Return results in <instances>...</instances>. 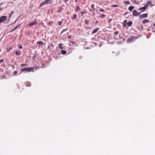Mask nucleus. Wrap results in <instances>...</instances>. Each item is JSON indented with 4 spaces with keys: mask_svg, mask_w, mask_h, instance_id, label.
Returning <instances> with one entry per match:
<instances>
[{
    "mask_svg": "<svg viewBox=\"0 0 155 155\" xmlns=\"http://www.w3.org/2000/svg\"><path fill=\"white\" fill-rule=\"evenodd\" d=\"M15 30V28H14L11 31H9V32H12V31H13Z\"/></svg>",
    "mask_w": 155,
    "mask_h": 155,
    "instance_id": "7c9ffc66",
    "label": "nucleus"
},
{
    "mask_svg": "<svg viewBox=\"0 0 155 155\" xmlns=\"http://www.w3.org/2000/svg\"><path fill=\"white\" fill-rule=\"evenodd\" d=\"M147 8V7L146 6H144L143 7L140 8V10H143V11H144Z\"/></svg>",
    "mask_w": 155,
    "mask_h": 155,
    "instance_id": "423d86ee",
    "label": "nucleus"
},
{
    "mask_svg": "<svg viewBox=\"0 0 155 155\" xmlns=\"http://www.w3.org/2000/svg\"><path fill=\"white\" fill-rule=\"evenodd\" d=\"M37 44H39L40 46L41 45H42L44 43L42 42V41H38L37 42Z\"/></svg>",
    "mask_w": 155,
    "mask_h": 155,
    "instance_id": "ddd939ff",
    "label": "nucleus"
},
{
    "mask_svg": "<svg viewBox=\"0 0 155 155\" xmlns=\"http://www.w3.org/2000/svg\"><path fill=\"white\" fill-rule=\"evenodd\" d=\"M51 46H52V47H54V45L53 44H52L51 45Z\"/></svg>",
    "mask_w": 155,
    "mask_h": 155,
    "instance_id": "58836bf2",
    "label": "nucleus"
},
{
    "mask_svg": "<svg viewBox=\"0 0 155 155\" xmlns=\"http://www.w3.org/2000/svg\"><path fill=\"white\" fill-rule=\"evenodd\" d=\"M61 53L63 54H66V52L65 51L63 50L61 51Z\"/></svg>",
    "mask_w": 155,
    "mask_h": 155,
    "instance_id": "2eb2a0df",
    "label": "nucleus"
},
{
    "mask_svg": "<svg viewBox=\"0 0 155 155\" xmlns=\"http://www.w3.org/2000/svg\"><path fill=\"white\" fill-rule=\"evenodd\" d=\"M147 4L148 5H150L151 7L154 6V5H153L151 2L150 1H148L147 2Z\"/></svg>",
    "mask_w": 155,
    "mask_h": 155,
    "instance_id": "0eeeda50",
    "label": "nucleus"
},
{
    "mask_svg": "<svg viewBox=\"0 0 155 155\" xmlns=\"http://www.w3.org/2000/svg\"><path fill=\"white\" fill-rule=\"evenodd\" d=\"M52 3V1L51 0H46L45 1L43 2L40 5V7H41L42 5L47 4H51Z\"/></svg>",
    "mask_w": 155,
    "mask_h": 155,
    "instance_id": "f257e3e1",
    "label": "nucleus"
},
{
    "mask_svg": "<svg viewBox=\"0 0 155 155\" xmlns=\"http://www.w3.org/2000/svg\"><path fill=\"white\" fill-rule=\"evenodd\" d=\"M140 13L137 12L136 10H134L133 11V15L135 16H138L140 15Z\"/></svg>",
    "mask_w": 155,
    "mask_h": 155,
    "instance_id": "20e7f679",
    "label": "nucleus"
},
{
    "mask_svg": "<svg viewBox=\"0 0 155 155\" xmlns=\"http://www.w3.org/2000/svg\"><path fill=\"white\" fill-rule=\"evenodd\" d=\"M148 15L147 14H143L140 16V17L141 18H144L147 17Z\"/></svg>",
    "mask_w": 155,
    "mask_h": 155,
    "instance_id": "39448f33",
    "label": "nucleus"
},
{
    "mask_svg": "<svg viewBox=\"0 0 155 155\" xmlns=\"http://www.w3.org/2000/svg\"><path fill=\"white\" fill-rule=\"evenodd\" d=\"M77 0H75V2H76Z\"/></svg>",
    "mask_w": 155,
    "mask_h": 155,
    "instance_id": "de8ad7c7",
    "label": "nucleus"
},
{
    "mask_svg": "<svg viewBox=\"0 0 155 155\" xmlns=\"http://www.w3.org/2000/svg\"><path fill=\"white\" fill-rule=\"evenodd\" d=\"M12 49V48L11 47H9L7 49V51L8 52L9 51H10Z\"/></svg>",
    "mask_w": 155,
    "mask_h": 155,
    "instance_id": "a211bd4d",
    "label": "nucleus"
},
{
    "mask_svg": "<svg viewBox=\"0 0 155 155\" xmlns=\"http://www.w3.org/2000/svg\"><path fill=\"white\" fill-rule=\"evenodd\" d=\"M62 8H60V9H59L58 10V11H57V12H58L60 13V12H62Z\"/></svg>",
    "mask_w": 155,
    "mask_h": 155,
    "instance_id": "6ab92c4d",
    "label": "nucleus"
},
{
    "mask_svg": "<svg viewBox=\"0 0 155 155\" xmlns=\"http://www.w3.org/2000/svg\"><path fill=\"white\" fill-rule=\"evenodd\" d=\"M49 48H50V46H48V49Z\"/></svg>",
    "mask_w": 155,
    "mask_h": 155,
    "instance_id": "37998d69",
    "label": "nucleus"
},
{
    "mask_svg": "<svg viewBox=\"0 0 155 155\" xmlns=\"http://www.w3.org/2000/svg\"><path fill=\"white\" fill-rule=\"evenodd\" d=\"M17 73V71H14V73L15 74H16Z\"/></svg>",
    "mask_w": 155,
    "mask_h": 155,
    "instance_id": "f704fd0d",
    "label": "nucleus"
},
{
    "mask_svg": "<svg viewBox=\"0 0 155 155\" xmlns=\"http://www.w3.org/2000/svg\"><path fill=\"white\" fill-rule=\"evenodd\" d=\"M68 38H71V37L70 36H68Z\"/></svg>",
    "mask_w": 155,
    "mask_h": 155,
    "instance_id": "a19ab883",
    "label": "nucleus"
},
{
    "mask_svg": "<svg viewBox=\"0 0 155 155\" xmlns=\"http://www.w3.org/2000/svg\"><path fill=\"white\" fill-rule=\"evenodd\" d=\"M26 66V64H21V67H23V66Z\"/></svg>",
    "mask_w": 155,
    "mask_h": 155,
    "instance_id": "bb28decb",
    "label": "nucleus"
},
{
    "mask_svg": "<svg viewBox=\"0 0 155 155\" xmlns=\"http://www.w3.org/2000/svg\"><path fill=\"white\" fill-rule=\"evenodd\" d=\"M153 25L155 26V24H153Z\"/></svg>",
    "mask_w": 155,
    "mask_h": 155,
    "instance_id": "a18cd8bd",
    "label": "nucleus"
},
{
    "mask_svg": "<svg viewBox=\"0 0 155 155\" xmlns=\"http://www.w3.org/2000/svg\"><path fill=\"white\" fill-rule=\"evenodd\" d=\"M58 45H59V48H60V49H63V47H62V44H59Z\"/></svg>",
    "mask_w": 155,
    "mask_h": 155,
    "instance_id": "f3484780",
    "label": "nucleus"
},
{
    "mask_svg": "<svg viewBox=\"0 0 155 155\" xmlns=\"http://www.w3.org/2000/svg\"><path fill=\"white\" fill-rule=\"evenodd\" d=\"M21 51H16L15 52V54L16 55H19L20 54Z\"/></svg>",
    "mask_w": 155,
    "mask_h": 155,
    "instance_id": "dca6fc26",
    "label": "nucleus"
},
{
    "mask_svg": "<svg viewBox=\"0 0 155 155\" xmlns=\"http://www.w3.org/2000/svg\"><path fill=\"white\" fill-rule=\"evenodd\" d=\"M100 11H101V12H104V10L102 9H101L100 10Z\"/></svg>",
    "mask_w": 155,
    "mask_h": 155,
    "instance_id": "2f4dec72",
    "label": "nucleus"
},
{
    "mask_svg": "<svg viewBox=\"0 0 155 155\" xmlns=\"http://www.w3.org/2000/svg\"><path fill=\"white\" fill-rule=\"evenodd\" d=\"M89 22L88 21H87V20H86L85 21V23L86 24H88L89 23Z\"/></svg>",
    "mask_w": 155,
    "mask_h": 155,
    "instance_id": "c85d7f7f",
    "label": "nucleus"
},
{
    "mask_svg": "<svg viewBox=\"0 0 155 155\" xmlns=\"http://www.w3.org/2000/svg\"><path fill=\"white\" fill-rule=\"evenodd\" d=\"M3 59H2V60H1L0 61V63H2V62L3 61Z\"/></svg>",
    "mask_w": 155,
    "mask_h": 155,
    "instance_id": "e433bc0d",
    "label": "nucleus"
},
{
    "mask_svg": "<svg viewBox=\"0 0 155 155\" xmlns=\"http://www.w3.org/2000/svg\"><path fill=\"white\" fill-rule=\"evenodd\" d=\"M36 21H35L34 22L29 23V26H31L35 25V24H36Z\"/></svg>",
    "mask_w": 155,
    "mask_h": 155,
    "instance_id": "6e6552de",
    "label": "nucleus"
},
{
    "mask_svg": "<svg viewBox=\"0 0 155 155\" xmlns=\"http://www.w3.org/2000/svg\"><path fill=\"white\" fill-rule=\"evenodd\" d=\"M77 10H78V9H76V11H77Z\"/></svg>",
    "mask_w": 155,
    "mask_h": 155,
    "instance_id": "09e8293b",
    "label": "nucleus"
},
{
    "mask_svg": "<svg viewBox=\"0 0 155 155\" xmlns=\"http://www.w3.org/2000/svg\"><path fill=\"white\" fill-rule=\"evenodd\" d=\"M118 34V31H116L114 33V34L116 35H117Z\"/></svg>",
    "mask_w": 155,
    "mask_h": 155,
    "instance_id": "473e14b6",
    "label": "nucleus"
},
{
    "mask_svg": "<svg viewBox=\"0 0 155 155\" xmlns=\"http://www.w3.org/2000/svg\"><path fill=\"white\" fill-rule=\"evenodd\" d=\"M68 1V0H64V1L65 2H66Z\"/></svg>",
    "mask_w": 155,
    "mask_h": 155,
    "instance_id": "ea45409f",
    "label": "nucleus"
},
{
    "mask_svg": "<svg viewBox=\"0 0 155 155\" xmlns=\"http://www.w3.org/2000/svg\"><path fill=\"white\" fill-rule=\"evenodd\" d=\"M72 43H74V42H72Z\"/></svg>",
    "mask_w": 155,
    "mask_h": 155,
    "instance_id": "49530a36",
    "label": "nucleus"
},
{
    "mask_svg": "<svg viewBox=\"0 0 155 155\" xmlns=\"http://www.w3.org/2000/svg\"><path fill=\"white\" fill-rule=\"evenodd\" d=\"M7 19V17L6 16H4L1 17L0 18V23L6 21Z\"/></svg>",
    "mask_w": 155,
    "mask_h": 155,
    "instance_id": "7ed1b4c3",
    "label": "nucleus"
},
{
    "mask_svg": "<svg viewBox=\"0 0 155 155\" xmlns=\"http://www.w3.org/2000/svg\"><path fill=\"white\" fill-rule=\"evenodd\" d=\"M112 7H118V6L117 5H111Z\"/></svg>",
    "mask_w": 155,
    "mask_h": 155,
    "instance_id": "4be33fe9",
    "label": "nucleus"
},
{
    "mask_svg": "<svg viewBox=\"0 0 155 155\" xmlns=\"http://www.w3.org/2000/svg\"><path fill=\"white\" fill-rule=\"evenodd\" d=\"M124 3H126V4H130V2L129 1H124Z\"/></svg>",
    "mask_w": 155,
    "mask_h": 155,
    "instance_id": "412c9836",
    "label": "nucleus"
},
{
    "mask_svg": "<svg viewBox=\"0 0 155 155\" xmlns=\"http://www.w3.org/2000/svg\"><path fill=\"white\" fill-rule=\"evenodd\" d=\"M62 23V22L61 21H59L58 22V24L59 25H61Z\"/></svg>",
    "mask_w": 155,
    "mask_h": 155,
    "instance_id": "5701e85b",
    "label": "nucleus"
},
{
    "mask_svg": "<svg viewBox=\"0 0 155 155\" xmlns=\"http://www.w3.org/2000/svg\"><path fill=\"white\" fill-rule=\"evenodd\" d=\"M2 10V8H0V11H1Z\"/></svg>",
    "mask_w": 155,
    "mask_h": 155,
    "instance_id": "79ce46f5",
    "label": "nucleus"
},
{
    "mask_svg": "<svg viewBox=\"0 0 155 155\" xmlns=\"http://www.w3.org/2000/svg\"><path fill=\"white\" fill-rule=\"evenodd\" d=\"M0 51H1V50H0Z\"/></svg>",
    "mask_w": 155,
    "mask_h": 155,
    "instance_id": "8fccbe9b",
    "label": "nucleus"
},
{
    "mask_svg": "<svg viewBox=\"0 0 155 155\" xmlns=\"http://www.w3.org/2000/svg\"><path fill=\"white\" fill-rule=\"evenodd\" d=\"M149 21L148 20L145 19L142 22L143 24H145L146 23L148 22Z\"/></svg>",
    "mask_w": 155,
    "mask_h": 155,
    "instance_id": "f8f14e48",
    "label": "nucleus"
},
{
    "mask_svg": "<svg viewBox=\"0 0 155 155\" xmlns=\"http://www.w3.org/2000/svg\"><path fill=\"white\" fill-rule=\"evenodd\" d=\"M132 24V22L131 21H129L127 23V25L129 26H130Z\"/></svg>",
    "mask_w": 155,
    "mask_h": 155,
    "instance_id": "9b49d317",
    "label": "nucleus"
},
{
    "mask_svg": "<svg viewBox=\"0 0 155 155\" xmlns=\"http://www.w3.org/2000/svg\"><path fill=\"white\" fill-rule=\"evenodd\" d=\"M85 14V13L84 12H81V14L82 15H83Z\"/></svg>",
    "mask_w": 155,
    "mask_h": 155,
    "instance_id": "cd10ccee",
    "label": "nucleus"
},
{
    "mask_svg": "<svg viewBox=\"0 0 155 155\" xmlns=\"http://www.w3.org/2000/svg\"><path fill=\"white\" fill-rule=\"evenodd\" d=\"M134 7L133 6H130L128 8V9L130 11L132 10L134 8Z\"/></svg>",
    "mask_w": 155,
    "mask_h": 155,
    "instance_id": "9d476101",
    "label": "nucleus"
},
{
    "mask_svg": "<svg viewBox=\"0 0 155 155\" xmlns=\"http://www.w3.org/2000/svg\"><path fill=\"white\" fill-rule=\"evenodd\" d=\"M130 41V39H128L127 40V41L128 42H129V41Z\"/></svg>",
    "mask_w": 155,
    "mask_h": 155,
    "instance_id": "c9c22d12",
    "label": "nucleus"
},
{
    "mask_svg": "<svg viewBox=\"0 0 155 155\" xmlns=\"http://www.w3.org/2000/svg\"><path fill=\"white\" fill-rule=\"evenodd\" d=\"M112 19H109L108 20V22L110 23L111 22V21H112Z\"/></svg>",
    "mask_w": 155,
    "mask_h": 155,
    "instance_id": "c756f323",
    "label": "nucleus"
},
{
    "mask_svg": "<svg viewBox=\"0 0 155 155\" xmlns=\"http://www.w3.org/2000/svg\"><path fill=\"white\" fill-rule=\"evenodd\" d=\"M94 5L93 4L91 6V7L93 9H95L94 8Z\"/></svg>",
    "mask_w": 155,
    "mask_h": 155,
    "instance_id": "393cba45",
    "label": "nucleus"
},
{
    "mask_svg": "<svg viewBox=\"0 0 155 155\" xmlns=\"http://www.w3.org/2000/svg\"><path fill=\"white\" fill-rule=\"evenodd\" d=\"M99 29V28H96V29L93 30L92 31V33L94 34L96 33L97 31Z\"/></svg>",
    "mask_w": 155,
    "mask_h": 155,
    "instance_id": "1a4fd4ad",
    "label": "nucleus"
},
{
    "mask_svg": "<svg viewBox=\"0 0 155 155\" xmlns=\"http://www.w3.org/2000/svg\"><path fill=\"white\" fill-rule=\"evenodd\" d=\"M97 22H98V21H96V24L97 23Z\"/></svg>",
    "mask_w": 155,
    "mask_h": 155,
    "instance_id": "c03bdc74",
    "label": "nucleus"
},
{
    "mask_svg": "<svg viewBox=\"0 0 155 155\" xmlns=\"http://www.w3.org/2000/svg\"><path fill=\"white\" fill-rule=\"evenodd\" d=\"M100 17L101 18H105V15H101Z\"/></svg>",
    "mask_w": 155,
    "mask_h": 155,
    "instance_id": "aec40b11",
    "label": "nucleus"
},
{
    "mask_svg": "<svg viewBox=\"0 0 155 155\" xmlns=\"http://www.w3.org/2000/svg\"><path fill=\"white\" fill-rule=\"evenodd\" d=\"M34 71L33 69L32 68H24L22 69L21 70V71Z\"/></svg>",
    "mask_w": 155,
    "mask_h": 155,
    "instance_id": "f03ea898",
    "label": "nucleus"
},
{
    "mask_svg": "<svg viewBox=\"0 0 155 155\" xmlns=\"http://www.w3.org/2000/svg\"><path fill=\"white\" fill-rule=\"evenodd\" d=\"M13 13V12H12V13H11V15H10V17L12 15V14Z\"/></svg>",
    "mask_w": 155,
    "mask_h": 155,
    "instance_id": "4c0bfd02",
    "label": "nucleus"
},
{
    "mask_svg": "<svg viewBox=\"0 0 155 155\" xmlns=\"http://www.w3.org/2000/svg\"><path fill=\"white\" fill-rule=\"evenodd\" d=\"M67 30V29H65V30H63V31H62V32H61V33H62L63 32H64V31H66V30Z\"/></svg>",
    "mask_w": 155,
    "mask_h": 155,
    "instance_id": "72a5a7b5",
    "label": "nucleus"
},
{
    "mask_svg": "<svg viewBox=\"0 0 155 155\" xmlns=\"http://www.w3.org/2000/svg\"><path fill=\"white\" fill-rule=\"evenodd\" d=\"M77 15L76 14H74L72 18V19L75 20L77 18Z\"/></svg>",
    "mask_w": 155,
    "mask_h": 155,
    "instance_id": "4468645a",
    "label": "nucleus"
},
{
    "mask_svg": "<svg viewBox=\"0 0 155 155\" xmlns=\"http://www.w3.org/2000/svg\"><path fill=\"white\" fill-rule=\"evenodd\" d=\"M18 25L16 26L14 28H15V30H16V29H17V28H18L19 26L20 25Z\"/></svg>",
    "mask_w": 155,
    "mask_h": 155,
    "instance_id": "b1692460",
    "label": "nucleus"
},
{
    "mask_svg": "<svg viewBox=\"0 0 155 155\" xmlns=\"http://www.w3.org/2000/svg\"><path fill=\"white\" fill-rule=\"evenodd\" d=\"M18 46L19 48H20V49L22 48V46L21 45H19Z\"/></svg>",
    "mask_w": 155,
    "mask_h": 155,
    "instance_id": "a878e982",
    "label": "nucleus"
}]
</instances>
